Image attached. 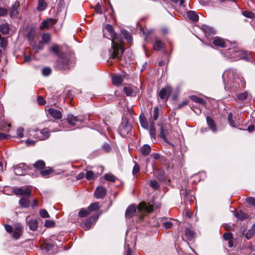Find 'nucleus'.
<instances>
[{
  "instance_id": "nucleus-57",
  "label": "nucleus",
  "mask_w": 255,
  "mask_h": 255,
  "mask_svg": "<svg viewBox=\"0 0 255 255\" xmlns=\"http://www.w3.org/2000/svg\"><path fill=\"white\" fill-rule=\"evenodd\" d=\"M247 202L250 204L255 206V198L254 197H249L246 199Z\"/></svg>"
},
{
  "instance_id": "nucleus-54",
  "label": "nucleus",
  "mask_w": 255,
  "mask_h": 255,
  "mask_svg": "<svg viewBox=\"0 0 255 255\" xmlns=\"http://www.w3.org/2000/svg\"><path fill=\"white\" fill-rule=\"evenodd\" d=\"M8 10L4 7H0V16L6 15Z\"/></svg>"
},
{
  "instance_id": "nucleus-9",
  "label": "nucleus",
  "mask_w": 255,
  "mask_h": 255,
  "mask_svg": "<svg viewBox=\"0 0 255 255\" xmlns=\"http://www.w3.org/2000/svg\"><path fill=\"white\" fill-rule=\"evenodd\" d=\"M56 22V19L53 18H47L45 19L42 22L40 26V29L42 30L45 28H49L53 26Z\"/></svg>"
},
{
  "instance_id": "nucleus-58",
  "label": "nucleus",
  "mask_w": 255,
  "mask_h": 255,
  "mask_svg": "<svg viewBox=\"0 0 255 255\" xmlns=\"http://www.w3.org/2000/svg\"><path fill=\"white\" fill-rule=\"evenodd\" d=\"M139 170H140V168H139V165L137 163H136L133 168L132 174L133 175L137 174V173L139 172Z\"/></svg>"
},
{
  "instance_id": "nucleus-35",
  "label": "nucleus",
  "mask_w": 255,
  "mask_h": 255,
  "mask_svg": "<svg viewBox=\"0 0 255 255\" xmlns=\"http://www.w3.org/2000/svg\"><path fill=\"white\" fill-rule=\"evenodd\" d=\"M9 27L7 23L2 24L0 26V31L3 34H6L8 33Z\"/></svg>"
},
{
  "instance_id": "nucleus-5",
  "label": "nucleus",
  "mask_w": 255,
  "mask_h": 255,
  "mask_svg": "<svg viewBox=\"0 0 255 255\" xmlns=\"http://www.w3.org/2000/svg\"><path fill=\"white\" fill-rule=\"evenodd\" d=\"M172 92L171 87L169 86H167L161 89L159 92L158 95L161 100L166 101L170 97Z\"/></svg>"
},
{
  "instance_id": "nucleus-23",
  "label": "nucleus",
  "mask_w": 255,
  "mask_h": 255,
  "mask_svg": "<svg viewBox=\"0 0 255 255\" xmlns=\"http://www.w3.org/2000/svg\"><path fill=\"white\" fill-rule=\"evenodd\" d=\"M164 44L160 40H156L153 44V49L155 51L161 50L164 48Z\"/></svg>"
},
{
  "instance_id": "nucleus-3",
  "label": "nucleus",
  "mask_w": 255,
  "mask_h": 255,
  "mask_svg": "<svg viewBox=\"0 0 255 255\" xmlns=\"http://www.w3.org/2000/svg\"><path fill=\"white\" fill-rule=\"evenodd\" d=\"M227 53L231 58L235 61L245 58L247 55L246 51L240 50L239 48L237 47L229 49Z\"/></svg>"
},
{
  "instance_id": "nucleus-6",
  "label": "nucleus",
  "mask_w": 255,
  "mask_h": 255,
  "mask_svg": "<svg viewBox=\"0 0 255 255\" xmlns=\"http://www.w3.org/2000/svg\"><path fill=\"white\" fill-rule=\"evenodd\" d=\"M68 123L72 126H75L78 123H81L83 122V119L80 117H75L73 115H68L66 119Z\"/></svg>"
},
{
  "instance_id": "nucleus-19",
  "label": "nucleus",
  "mask_w": 255,
  "mask_h": 255,
  "mask_svg": "<svg viewBox=\"0 0 255 255\" xmlns=\"http://www.w3.org/2000/svg\"><path fill=\"white\" fill-rule=\"evenodd\" d=\"M112 82L115 85L119 86L123 82V77L122 75H115L113 76Z\"/></svg>"
},
{
  "instance_id": "nucleus-4",
  "label": "nucleus",
  "mask_w": 255,
  "mask_h": 255,
  "mask_svg": "<svg viewBox=\"0 0 255 255\" xmlns=\"http://www.w3.org/2000/svg\"><path fill=\"white\" fill-rule=\"evenodd\" d=\"M132 126L128 122H123L119 128V131L120 134L123 137H127L130 133Z\"/></svg>"
},
{
  "instance_id": "nucleus-24",
  "label": "nucleus",
  "mask_w": 255,
  "mask_h": 255,
  "mask_svg": "<svg viewBox=\"0 0 255 255\" xmlns=\"http://www.w3.org/2000/svg\"><path fill=\"white\" fill-rule=\"evenodd\" d=\"M187 17L192 21L196 22L198 20L199 17L194 11H189L187 13Z\"/></svg>"
},
{
  "instance_id": "nucleus-60",
  "label": "nucleus",
  "mask_w": 255,
  "mask_h": 255,
  "mask_svg": "<svg viewBox=\"0 0 255 255\" xmlns=\"http://www.w3.org/2000/svg\"><path fill=\"white\" fill-rule=\"evenodd\" d=\"M163 225L166 229H170L172 226V223L168 221L164 222L163 223Z\"/></svg>"
},
{
  "instance_id": "nucleus-39",
  "label": "nucleus",
  "mask_w": 255,
  "mask_h": 255,
  "mask_svg": "<svg viewBox=\"0 0 255 255\" xmlns=\"http://www.w3.org/2000/svg\"><path fill=\"white\" fill-rule=\"evenodd\" d=\"M46 7V4L44 0H38V5L37 9L38 11H42L44 10Z\"/></svg>"
},
{
  "instance_id": "nucleus-49",
  "label": "nucleus",
  "mask_w": 255,
  "mask_h": 255,
  "mask_svg": "<svg viewBox=\"0 0 255 255\" xmlns=\"http://www.w3.org/2000/svg\"><path fill=\"white\" fill-rule=\"evenodd\" d=\"M122 34L124 35L125 38L128 41L130 42L131 40V37L130 33L128 31L126 30H123L122 31Z\"/></svg>"
},
{
  "instance_id": "nucleus-36",
  "label": "nucleus",
  "mask_w": 255,
  "mask_h": 255,
  "mask_svg": "<svg viewBox=\"0 0 255 255\" xmlns=\"http://www.w3.org/2000/svg\"><path fill=\"white\" fill-rule=\"evenodd\" d=\"M235 217L241 220H244L248 217L247 214L243 212L242 211H239L235 214Z\"/></svg>"
},
{
  "instance_id": "nucleus-1",
  "label": "nucleus",
  "mask_w": 255,
  "mask_h": 255,
  "mask_svg": "<svg viewBox=\"0 0 255 255\" xmlns=\"http://www.w3.org/2000/svg\"><path fill=\"white\" fill-rule=\"evenodd\" d=\"M105 30L110 36L112 40V47L109 50L110 58L112 59H122L123 55L125 52L123 38L121 35H118L115 33L113 27L110 24H106L105 26Z\"/></svg>"
},
{
  "instance_id": "nucleus-62",
  "label": "nucleus",
  "mask_w": 255,
  "mask_h": 255,
  "mask_svg": "<svg viewBox=\"0 0 255 255\" xmlns=\"http://www.w3.org/2000/svg\"><path fill=\"white\" fill-rule=\"evenodd\" d=\"M9 137H10L9 135L0 132V139H9Z\"/></svg>"
},
{
  "instance_id": "nucleus-29",
  "label": "nucleus",
  "mask_w": 255,
  "mask_h": 255,
  "mask_svg": "<svg viewBox=\"0 0 255 255\" xmlns=\"http://www.w3.org/2000/svg\"><path fill=\"white\" fill-rule=\"evenodd\" d=\"M140 151L144 155H147L151 152L150 146L148 144H144L140 148Z\"/></svg>"
},
{
  "instance_id": "nucleus-11",
  "label": "nucleus",
  "mask_w": 255,
  "mask_h": 255,
  "mask_svg": "<svg viewBox=\"0 0 255 255\" xmlns=\"http://www.w3.org/2000/svg\"><path fill=\"white\" fill-rule=\"evenodd\" d=\"M107 193L106 189L102 186L98 187L95 191L94 195L97 199L103 198Z\"/></svg>"
},
{
  "instance_id": "nucleus-34",
  "label": "nucleus",
  "mask_w": 255,
  "mask_h": 255,
  "mask_svg": "<svg viewBox=\"0 0 255 255\" xmlns=\"http://www.w3.org/2000/svg\"><path fill=\"white\" fill-rule=\"evenodd\" d=\"M19 203L21 207L27 208L30 205V200L28 199L22 198L19 200Z\"/></svg>"
},
{
  "instance_id": "nucleus-44",
  "label": "nucleus",
  "mask_w": 255,
  "mask_h": 255,
  "mask_svg": "<svg viewBox=\"0 0 255 255\" xmlns=\"http://www.w3.org/2000/svg\"><path fill=\"white\" fill-rule=\"evenodd\" d=\"M160 136L162 138L163 140L166 143H169L167 138L166 137L165 133L164 131L163 127H161L160 129Z\"/></svg>"
},
{
  "instance_id": "nucleus-61",
  "label": "nucleus",
  "mask_w": 255,
  "mask_h": 255,
  "mask_svg": "<svg viewBox=\"0 0 255 255\" xmlns=\"http://www.w3.org/2000/svg\"><path fill=\"white\" fill-rule=\"evenodd\" d=\"M103 148L106 152H108L111 149L110 145L108 143H105L103 146Z\"/></svg>"
},
{
  "instance_id": "nucleus-51",
  "label": "nucleus",
  "mask_w": 255,
  "mask_h": 255,
  "mask_svg": "<svg viewBox=\"0 0 255 255\" xmlns=\"http://www.w3.org/2000/svg\"><path fill=\"white\" fill-rule=\"evenodd\" d=\"M159 116V109L157 107H156L154 108L153 110V119L156 121L158 119Z\"/></svg>"
},
{
  "instance_id": "nucleus-46",
  "label": "nucleus",
  "mask_w": 255,
  "mask_h": 255,
  "mask_svg": "<svg viewBox=\"0 0 255 255\" xmlns=\"http://www.w3.org/2000/svg\"><path fill=\"white\" fill-rule=\"evenodd\" d=\"M50 35L47 33H44L42 36V40L44 43H48L50 40Z\"/></svg>"
},
{
  "instance_id": "nucleus-30",
  "label": "nucleus",
  "mask_w": 255,
  "mask_h": 255,
  "mask_svg": "<svg viewBox=\"0 0 255 255\" xmlns=\"http://www.w3.org/2000/svg\"><path fill=\"white\" fill-rule=\"evenodd\" d=\"M22 229L20 227H17L13 230L12 237L15 239H18L21 235Z\"/></svg>"
},
{
  "instance_id": "nucleus-12",
  "label": "nucleus",
  "mask_w": 255,
  "mask_h": 255,
  "mask_svg": "<svg viewBox=\"0 0 255 255\" xmlns=\"http://www.w3.org/2000/svg\"><path fill=\"white\" fill-rule=\"evenodd\" d=\"M229 42V41L225 40L220 37H216L213 41V43L215 46L222 48L226 47Z\"/></svg>"
},
{
  "instance_id": "nucleus-47",
  "label": "nucleus",
  "mask_w": 255,
  "mask_h": 255,
  "mask_svg": "<svg viewBox=\"0 0 255 255\" xmlns=\"http://www.w3.org/2000/svg\"><path fill=\"white\" fill-rule=\"evenodd\" d=\"M40 216L43 218H49V215L47 211L45 209H41L39 211Z\"/></svg>"
},
{
  "instance_id": "nucleus-32",
  "label": "nucleus",
  "mask_w": 255,
  "mask_h": 255,
  "mask_svg": "<svg viewBox=\"0 0 255 255\" xmlns=\"http://www.w3.org/2000/svg\"><path fill=\"white\" fill-rule=\"evenodd\" d=\"M254 235H255V223L252 226V228L248 230L246 234V237L248 240H249L251 239Z\"/></svg>"
},
{
  "instance_id": "nucleus-55",
  "label": "nucleus",
  "mask_w": 255,
  "mask_h": 255,
  "mask_svg": "<svg viewBox=\"0 0 255 255\" xmlns=\"http://www.w3.org/2000/svg\"><path fill=\"white\" fill-rule=\"evenodd\" d=\"M95 10L96 12L98 13L102 14L103 13L101 6L99 3H98L96 4V5L95 7Z\"/></svg>"
},
{
  "instance_id": "nucleus-8",
  "label": "nucleus",
  "mask_w": 255,
  "mask_h": 255,
  "mask_svg": "<svg viewBox=\"0 0 255 255\" xmlns=\"http://www.w3.org/2000/svg\"><path fill=\"white\" fill-rule=\"evenodd\" d=\"M98 218V215H95L91 217L82 224V227L85 230H89L94 225Z\"/></svg>"
},
{
  "instance_id": "nucleus-28",
  "label": "nucleus",
  "mask_w": 255,
  "mask_h": 255,
  "mask_svg": "<svg viewBox=\"0 0 255 255\" xmlns=\"http://www.w3.org/2000/svg\"><path fill=\"white\" fill-rule=\"evenodd\" d=\"M139 121L141 127L147 129L148 128V123L145 117L144 116L140 115L139 116Z\"/></svg>"
},
{
  "instance_id": "nucleus-48",
  "label": "nucleus",
  "mask_w": 255,
  "mask_h": 255,
  "mask_svg": "<svg viewBox=\"0 0 255 255\" xmlns=\"http://www.w3.org/2000/svg\"><path fill=\"white\" fill-rule=\"evenodd\" d=\"M150 186L154 189H158L159 188V184L155 180H152L150 182Z\"/></svg>"
},
{
  "instance_id": "nucleus-50",
  "label": "nucleus",
  "mask_w": 255,
  "mask_h": 255,
  "mask_svg": "<svg viewBox=\"0 0 255 255\" xmlns=\"http://www.w3.org/2000/svg\"><path fill=\"white\" fill-rule=\"evenodd\" d=\"M223 238L225 240L230 241L233 238V234L231 233H225L223 235Z\"/></svg>"
},
{
  "instance_id": "nucleus-59",
  "label": "nucleus",
  "mask_w": 255,
  "mask_h": 255,
  "mask_svg": "<svg viewBox=\"0 0 255 255\" xmlns=\"http://www.w3.org/2000/svg\"><path fill=\"white\" fill-rule=\"evenodd\" d=\"M44 225L46 227H52L54 225V222L52 220H46Z\"/></svg>"
},
{
  "instance_id": "nucleus-26",
  "label": "nucleus",
  "mask_w": 255,
  "mask_h": 255,
  "mask_svg": "<svg viewBox=\"0 0 255 255\" xmlns=\"http://www.w3.org/2000/svg\"><path fill=\"white\" fill-rule=\"evenodd\" d=\"M53 172V169L51 167H47L45 169H43L40 171V174L44 177H47L49 175Z\"/></svg>"
},
{
  "instance_id": "nucleus-17",
  "label": "nucleus",
  "mask_w": 255,
  "mask_h": 255,
  "mask_svg": "<svg viewBox=\"0 0 255 255\" xmlns=\"http://www.w3.org/2000/svg\"><path fill=\"white\" fill-rule=\"evenodd\" d=\"M136 212V207L134 205L129 206L126 210L125 216L127 218H131Z\"/></svg>"
},
{
  "instance_id": "nucleus-15",
  "label": "nucleus",
  "mask_w": 255,
  "mask_h": 255,
  "mask_svg": "<svg viewBox=\"0 0 255 255\" xmlns=\"http://www.w3.org/2000/svg\"><path fill=\"white\" fill-rule=\"evenodd\" d=\"M26 222L29 229L32 231H36L38 228V223L35 219L28 217Z\"/></svg>"
},
{
  "instance_id": "nucleus-53",
  "label": "nucleus",
  "mask_w": 255,
  "mask_h": 255,
  "mask_svg": "<svg viewBox=\"0 0 255 255\" xmlns=\"http://www.w3.org/2000/svg\"><path fill=\"white\" fill-rule=\"evenodd\" d=\"M51 72V69L49 67H46L43 69L42 74L44 76L49 75Z\"/></svg>"
},
{
  "instance_id": "nucleus-42",
  "label": "nucleus",
  "mask_w": 255,
  "mask_h": 255,
  "mask_svg": "<svg viewBox=\"0 0 255 255\" xmlns=\"http://www.w3.org/2000/svg\"><path fill=\"white\" fill-rule=\"evenodd\" d=\"M105 179L107 181L115 182L116 180V177L113 174H107L105 175Z\"/></svg>"
},
{
  "instance_id": "nucleus-2",
  "label": "nucleus",
  "mask_w": 255,
  "mask_h": 255,
  "mask_svg": "<svg viewBox=\"0 0 255 255\" xmlns=\"http://www.w3.org/2000/svg\"><path fill=\"white\" fill-rule=\"evenodd\" d=\"M51 50L58 57L56 66L59 69H65L70 68L73 66L74 60L68 59L64 54L60 52V47L57 45H54L51 48Z\"/></svg>"
},
{
  "instance_id": "nucleus-14",
  "label": "nucleus",
  "mask_w": 255,
  "mask_h": 255,
  "mask_svg": "<svg viewBox=\"0 0 255 255\" xmlns=\"http://www.w3.org/2000/svg\"><path fill=\"white\" fill-rule=\"evenodd\" d=\"M153 207L151 205H147L145 202H141L139 204L138 210L139 211H144L147 213L152 212Z\"/></svg>"
},
{
  "instance_id": "nucleus-64",
  "label": "nucleus",
  "mask_w": 255,
  "mask_h": 255,
  "mask_svg": "<svg viewBox=\"0 0 255 255\" xmlns=\"http://www.w3.org/2000/svg\"><path fill=\"white\" fill-rule=\"evenodd\" d=\"M4 227L5 229V230L8 232V233H11L12 230V228L10 225H5Z\"/></svg>"
},
{
  "instance_id": "nucleus-63",
  "label": "nucleus",
  "mask_w": 255,
  "mask_h": 255,
  "mask_svg": "<svg viewBox=\"0 0 255 255\" xmlns=\"http://www.w3.org/2000/svg\"><path fill=\"white\" fill-rule=\"evenodd\" d=\"M243 14L247 17H251L253 13L249 11H244Z\"/></svg>"
},
{
  "instance_id": "nucleus-52",
  "label": "nucleus",
  "mask_w": 255,
  "mask_h": 255,
  "mask_svg": "<svg viewBox=\"0 0 255 255\" xmlns=\"http://www.w3.org/2000/svg\"><path fill=\"white\" fill-rule=\"evenodd\" d=\"M23 131H24V128L22 127H20L17 128L16 133H17V136L19 137L22 138L23 137Z\"/></svg>"
},
{
  "instance_id": "nucleus-33",
  "label": "nucleus",
  "mask_w": 255,
  "mask_h": 255,
  "mask_svg": "<svg viewBox=\"0 0 255 255\" xmlns=\"http://www.w3.org/2000/svg\"><path fill=\"white\" fill-rule=\"evenodd\" d=\"M87 180H93L97 178L98 175L95 174L92 171H87L85 175Z\"/></svg>"
},
{
  "instance_id": "nucleus-27",
  "label": "nucleus",
  "mask_w": 255,
  "mask_h": 255,
  "mask_svg": "<svg viewBox=\"0 0 255 255\" xmlns=\"http://www.w3.org/2000/svg\"><path fill=\"white\" fill-rule=\"evenodd\" d=\"M207 123L210 129L213 131H216V127L214 121L209 117H207Z\"/></svg>"
},
{
  "instance_id": "nucleus-40",
  "label": "nucleus",
  "mask_w": 255,
  "mask_h": 255,
  "mask_svg": "<svg viewBox=\"0 0 255 255\" xmlns=\"http://www.w3.org/2000/svg\"><path fill=\"white\" fill-rule=\"evenodd\" d=\"M191 99H192V100L193 101H194L197 103H199V104H201L203 105H204L206 103L205 101L202 98H199L196 96H191Z\"/></svg>"
},
{
  "instance_id": "nucleus-41",
  "label": "nucleus",
  "mask_w": 255,
  "mask_h": 255,
  "mask_svg": "<svg viewBox=\"0 0 255 255\" xmlns=\"http://www.w3.org/2000/svg\"><path fill=\"white\" fill-rule=\"evenodd\" d=\"M248 94L247 92H243L238 95V99L241 101H244L247 99Z\"/></svg>"
},
{
  "instance_id": "nucleus-43",
  "label": "nucleus",
  "mask_w": 255,
  "mask_h": 255,
  "mask_svg": "<svg viewBox=\"0 0 255 255\" xmlns=\"http://www.w3.org/2000/svg\"><path fill=\"white\" fill-rule=\"evenodd\" d=\"M228 120H229L230 125L232 127H236L238 126L237 124L233 121V115H232V114L231 113H230L228 115Z\"/></svg>"
},
{
  "instance_id": "nucleus-13",
  "label": "nucleus",
  "mask_w": 255,
  "mask_h": 255,
  "mask_svg": "<svg viewBox=\"0 0 255 255\" xmlns=\"http://www.w3.org/2000/svg\"><path fill=\"white\" fill-rule=\"evenodd\" d=\"M36 135L40 140H45L48 138L50 135L49 130L44 128L41 130H37Z\"/></svg>"
},
{
  "instance_id": "nucleus-10",
  "label": "nucleus",
  "mask_w": 255,
  "mask_h": 255,
  "mask_svg": "<svg viewBox=\"0 0 255 255\" xmlns=\"http://www.w3.org/2000/svg\"><path fill=\"white\" fill-rule=\"evenodd\" d=\"M13 192L16 195L22 196H30L31 195V191L29 188H15L13 189Z\"/></svg>"
},
{
  "instance_id": "nucleus-45",
  "label": "nucleus",
  "mask_w": 255,
  "mask_h": 255,
  "mask_svg": "<svg viewBox=\"0 0 255 255\" xmlns=\"http://www.w3.org/2000/svg\"><path fill=\"white\" fill-rule=\"evenodd\" d=\"M18 5H17L16 4H15L12 7L11 10V15L12 16H16L18 12Z\"/></svg>"
},
{
  "instance_id": "nucleus-20",
  "label": "nucleus",
  "mask_w": 255,
  "mask_h": 255,
  "mask_svg": "<svg viewBox=\"0 0 255 255\" xmlns=\"http://www.w3.org/2000/svg\"><path fill=\"white\" fill-rule=\"evenodd\" d=\"M234 71L233 69H229L226 70L223 74L222 77L224 81L226 79L228 78L231 80L234 79Z\"/></svg>"
},
{
  "instance_id": "nucleus-22",
  "label": "nucleus",
  "mask_w": 255,
  "mask_h": 255,
  "mask_svg": "<svg viewBox=\"0 0 255 255\" xmlns=\"http://www.w3.org/2000/svg\"><path fill=\"white\" fill-rule=\"evenodd\" d=\"M33 167L35 169L40 170L41 171L45 167V163L44 161L39 160L37 161L33 164Z\"/></svg>"
},
{
  "instance_id": "nucleus-16",
  "label": "nucleus",
  "mask_w": 255,
  "mask_h": 255,
  "mask_svg": "<svg viewBox=\"0 0 255 255\" xmlns=\"http://www.w3.org/2000/svg\"><path fill=\"white\" fill-rule=\"evenodd\" d=\"M48 114L55 119H60L62 118L61 112L57 110H55L53 108H49L48 109Z\"/></svg>"
},
{
  "instance_id": "nucleus-18",
  "label": "nucleus",
  "mask_w": 255,
  "mask_h": 255,
  "mask_svg": "<svg viewBox=\"0 0 255 255\" xmlns=\"http://www.w3.org/2000/svg\"><path fill=\"white\" fill-rule=\"evenodd\" d=\"M137 89L134 87H125L124 91L128 96H134L136 93Z\"/></svg>"
},
{
  "instance_id": "nucleus-25",
  "label": "nucleus",
  "mask_w": 255,
  "mask_h": 255,
  "mask_svg": "<svg viewBox=\"0 0 255 255\" xmlns=\"http://www.w3.org/2000/svg\"><path fill=\"white\" fill-rule=\"evenodd\" d=\"M195 233L189 228L185 230V236L189 240H192L195 237Z\"/></svg>"
},
{
  "instance_id": "nucleus-21",
  "label": "nucleus",
  "mask_w": 255,
  "mask_h": 255,
  "mask_svg": "<svg viewBox=\"0 0 255 255\" xmlns=\"http://www.w3.org/2000/svg\"><path fill=\"white\" fill-rule=\"evenodd\" d=\"M201 29L205 33V34L210 35L214 34V30L211 27L206 25H202L201 26Z\"/></svg>"
},
{
  "instance_id": "nucleus-37",
  "label": "nucleus",
  "mask_w": 255,
  "mask_h": 255,
  "mask_svg": "<svg viewBox=\"0 0 255 255\" xmlns=\"http://www.w3.org/2000/svg\"><path fill=\"white\" fill-rule=\"evenodd\" d=\"M99 208V203L97 202H95L91 204L87 208L91 213V212L98 210Z\"/></svg>"
},
{
  "instance_id": "nucleus-38",
  "label": "nucleus",
  "mask_w": 255,
  "mask_h": 255,
  "mask_svg": "<svg viewBox=\"0 0 255 255\" xmlns=\"http://www.w3.org/2000/svg\"><path fill=\"white\" fill-rule=\"evenodd\" d=\"M90 214V211L87 209H82L78 213V216L80 217H85Z\"/></svg>"
},
{
  "instance_id": "nucleus-31",
  "label": "nucleus",
  "mask_w": 255,
  "mask_h": 255,
  "mask_svg": "<svg viewBox=\"0 0 255 255\" xmlns=\"http://www.w3.org/2000/svg\"><path fill=\"white\" fill-rule=\"evenodd\" d=\"M150 129L149 133L151 137L155 138L156 134V129L155 126V123L154 122H151L150 123Z\"/></svg>"
},
{
  "instance_id": "nucleus-7",
  "label": "nucleus",
  "mask_w": 255,
  "mask_h": 255,
  "mask_svg": "<svg viewBox=\"0 0 255 255\" xmlns=\"http://www.w3.org/2000/svg\"><path fill=\"white\" fill-rule=\"evenodd\" d=\"M14 173L17 175H23L27 173V167L25 164L21 163L16 166L14 168Z\"/></svg>"
},
{
  "instance_id": "nucleus-56",
  "label": "nucleus",
  "mask_w": 255,
  "mask_h": 255,
  "mask_svg": "<svg viewBox=\"0 0 255 255\" xmlns=\"http://www.w3.org/2000/svg\"><path fill=\"white\" fill-rule=\"evenodd\" d=\"M37 101L39 105H44L46 103L45 99L40 96L38 97Z\"/></svg>"
}]
</instances>
